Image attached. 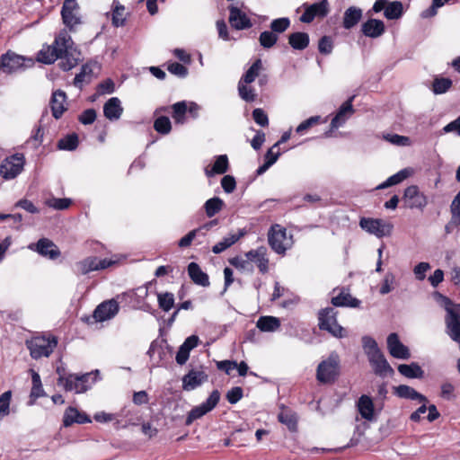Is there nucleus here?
Here are the masks:
<instances>
[{
    "mask_svg": "<svg viewBox=\"0 0 460 460\" xmlns=\"http://www.w3.org/2000/svg\"><path fill=\"white\" fill-rule=\"evenodd\" d=\"M221 186L226 193H232L236 187L235 179L231 175H225L221 180Z\"/></svg>",
    "mask_w": 460,
    "mask_h": 460,
    "instance_id": "nucleus-64",
    "label": "nucleus"
},
{
    "mask_svg": "<svg viewBox=\"0 0 460 460\" xmlns=\"http://www.w3.org/2000/svg\"><path fill=\"white\" fill-rule=\"evenodd\" d=\"M309 35L305 32H294L288 36L289 45L296 50H303L309 45Z\"/></svg>",
    "mask_w": 460,
    "mask_h": 460,
    "instance_id": "nucleus-36",
    "label": "nucleus"
},
{
    "mask_svg": "<svg viewBox=\"0 0 460 460\" xmlns=\"http://www.w3.org/2000/svg\"><path fill=\"white\" fill-rule=\"evenodd\" d=\"M172 118L175 120V122L176 123H183L184 116L188 111L187 102L184 101L178 102L172 106Z\"/></svg>",
    "mask_w": 460,
    "mask_h": 460,
    "instance_id": "nucleus-45",
    "label": "nucleus"
},
{
    "mask_svg": "<svg viewBox=\"0 0 460 460\" xmlns=\"http://www.w3.org/2000/svg\"><path fill=\"white\" fill-rule=\"evenodd\" d=\"M359 226L367 233L382 238L392 234L394 225L381 218L362 217Z\"/></svg>",
    "mask_w": 460,
    "mask_h": 460,
    "instance_id": "nucleus-6",
    "label": "nucleus"
},
{
    "mask_svg": "<svg viewBox=\"0 0 460 460\" xmlns=\"http://www.w3.org/2000/svg\"><path fill=\"white\" fill-rule=\"evenodd\" d=\"M168 71L179 77H185L188 74V69L181 64L173 62L168 65Z\"/></svg>",
    "mask_w": 460,
    "mask_h": 460,
    "instance_id": "nucleus-63",
    "label": "nucleus"
},
{
    "mask_svg": "<svg viewBox=\"0 0 460 460\" xmlns=\"http://www.w3.org/2000/svg\"><path fill=\"white\" fill-rule=\"evenodd\" d=\"M324 331L328 332L333 337L339 339L347 336L345 329L341 325H340L337 321L332 323V325L327 327Z\"/></svg>",
    "mask_w": 460,
    "mask_h": 460,
    "instance_id": "nucleus-60",
    "label": "nucleus"
},
{
    "mask_svg": "<svg viewBox=\"0 0 460 460\" xmlns=\"http://www.w3.org/2000/svg\"><path fill=\"white\" fill-rule=\"evenodd\" d=\"M123 112L121 102L117 97L109 99L103 106V114L110 120H117Z\"/></svg>",
    "mask_w": 460,
    "mask_h": 460,
    "instance_id": "nucleus-27",
    "label": "nucleus"
},
{
    "mask_svg": "<svg viewBox=\"0 0 460 460\" xmlns=\"http://www.w3.org/2000/svg\"><path fill=\"white\" fill-rule=\"evenodd\" d=\"M91 422L90 418L85 414L80 412L76 408L74 407H68L63 417V425L65 427H69L73 423H88Z\"/></svg>",
    "mask_w": 460,
    "mask_h": 460,
    "instance_id": "nucleus-28",
    "label": "nucleus"
},
{
    "mask_svg": "<svg viewBox=\"0 0 460 460\" xmlns=\"http://www.w3.org/2000/svg\"><path fill=\"white\" fill-rule=\"evenodd\" d=\"M244 256L252 264L254 262L260 272L265 274L269 270V259L267 257V249L264 246L247 252Z\"/></svg>",
    "mask_w": 460,
    "mask_h": 460,
    "instance_id": "nucleus-17",
    "label": "nucleus"
},
{
    "mask_svg": "<svg viewBox=\"0 0 460 460\" xmlns=\"http://www.w3.org/2000/svg\"><path fill=\"white\" fill-rule=\"evenodd\" d=\"M119 310V303L112 298L101 303L93 312V317L97 322H104L112 319Z\"/></svg>",
    "mask_w": 460,
    "mask_h": 460,
    "instance_id": "nucleus-14",
    "label": "nucleus"
},
{
    "mask_svg": "<svg viewBox=\"0 0 460 460\" xmlns=\"http://www.w3.org/2000/svg\"><path fill=\"white\" fill-rule=\"evenodd\" d=\"M24 164L25 159L22 154L6 157L0 164V174L6 180L13 179L22 172Z\"/></svg>",
    "mask_w": 460,
    "mask_h": 460,
    "instance_id": "nucleus-8",
    "label": "nucleus"
},
{
    "mask_svg": "<svg viewBox=\"0 0 460 460\" xmlns=\"http://www.w3.org/2000/svg\"><path fill=\"white\" fill-rule=\"evenodd\" d=\"M94 66L96 64L87 63L82 66L80 73L74 78L75 87L82 89L84 84H89L92 81Z\"/></svg>",
    "mask_w": 460,
    "mask_h": 460,
    "instance_id": "nucleus-33",
    "label": "nucleus"
},
{
    "mask_svg": "<svg viewBox=\"0 0 460 460\" xmlns=\"http://www.w3.org/2000/svg\"><path fill=\"white\" fill-rule=\"evenodd\" d=\"M357 407L363 419L369 421L375 419V406L370 396L366 394L361 395L358 401Z\"/></svg>",
    "mask_w": 460,
    "mask_h": 460,
    "instance_id": "nucleus-26",
    "label": "nucleus"
},
{
    "mask_svg": "<svg viewBox=\"0 0 460 460\" xmlns=\"http://www.w3.org/2000/svg\"><path fill=\"white\" fill-rule=\"evenodd\" d=\"M256 326L261 332H275L280 326V321L274 316H261L258 319Z\"/></svg>",
    "mask_w": 460,
    "mask_h": 460,
    "instance_id": "nucleus-39",
    "label": "nucleus"
},
{
    "mask_svg": "<svg viewBox=\"0 0 460 460\" xmlns=\"http://www.w3.org/2000/svg\"><path fill=\"white\" fill-rule=\"evenodd\" d=\"M252 118H253L254 121L261 127H266L269 125L268 116L265 113V111L261 108H257V109L253 110Z\"/></svg>",
    "mask_w": 460,
    "mask_h": 460,
    "instance_id": "nucleus-59",
    "label": "nucleus"
},
{
    "mask_svg": "<svg viewBox=\"0 0 460 460\" xmlns=\"http://www.w3.org/2000/svg\"><path fill=\"white\" fill-rule=\"evenodd\" d=\"M34 64L33 58L18 55L12 50H8L0 57V68L4 74L22 72L32 67Z\"/></svg>",
    "mask_w": 460,
    "mask_h": 460,
    "instance_id": "nucleus-4",
    "label": "nucleus"
},
{
    "mask_svg": "<svg viewBox=\"0 0 460 460\" xmlns=\"http://www.w3.org/2000/svg\"><path fill=\"white\" fill-rule=\"evenodd\" d=\"M220 399V393L217 390H214L206 402L194 407L188 414L186 423L189 425L195 420H198L212 411Z\"/></svg>",
    "mask_w": 460,
    "mask_h": 460,
    "instance_id": "nucleus-10",
    "label": "nucleus"
},
{
    "mask_svg": "<svg viewBox=\"0 0 460 460\" xmlns=\"http://www.w3.org/2000/svg\"><path fill=\"white\" fill-rule=\"evenodd\" d=\"M199 341V339L196 335H191L184 341L175 357L177 364L182 366L188 361L190 350L198 346Z\"/></svg>",
    "mask_w": 460,
    "mask_h": 460,
    "instance_id": "nucleus-23",
    "label": "nucleus"
},
{
    "mask_svg": "<svg viewBox=\"0 0 460 460\" xmlns=\"http://www.w3.org/2000/svg\"><path fill=\"white\" fill-rule=\"evenodd\" d=\"M403 201L405 207L420 209L424 208L428 203L426 196L420 192L418 187L415 185L409 186L405 189Z\"/></svg>",
    "mask_w": 460,
    "mask_h": 460,
    "instance_id": "nucleus-15",
    "label": "nucleus"
},
{
    "mask_svg": "<svg viewBox=\"0 0 460 460\" xmlns=\"http://www.w3.org/2000/svg\"><path fill=\"white\" fill-rule=\"evenodd\" d=\"M376 375L386 376L394 374V369L385 359L384 354L379 351L367 358Z\"/></svg>",
    "mask_w": 460,
    "mask_h": 460,
    "instance_id": "nucleus-19",
    "label": "nucleus"
},
{
    "mask_svg": "<svg viewBox=\"0 0 460 460\" xmlns=\"http://www.w3.org/2000/svg\"><path fill=\"white\" fill-rule=\"evenodd\" d=\"M31 372H32V375H31L32 387H31V397L37 399V398L44 395V390L42 388L40 375L35 371H31Z\"/></svg>",
    "mask_w": 460,
    "mask_h": 460,
    "instance_id": "nucleus-52",
    "label": "nucleus"
},
{
    "mask_svg": "<svg viewBox=\"0 0 460 460\" xmlns=\"http://www.w3.org/2000/svg\"><path fill=\"white\" fill-rule=\"evenodd\" d=\"M452 86V80L449 78H435L432 84V91L436 94H442L447 92Z\"/></svg>",
    "mask_w": 460,
    "mask_h": 460,
    "instance_id": "nucleus-46",
    "label": "nucleus"
},
{
    "mask_svg": "<svg viewBox=\"0 0 460 460\" xmlns=\"http://www.w3.org/2000/svg\"><path fill=\"white\" fill-rule=\"evenodd\" d=\"M71 204L69 199H52L47 201V205L55 209L62 210L67 208Z\"/></svg>",
    "mask_w": 460,
    "mask_h": 460,
    "instance_id": "nucleus-61",
    "label": "nucleus"
},
{
    "mask_svg": "<svg viewBox=\"0 0 460 460\" xmlns=\"http://www.w3.org/2000/svg\"><path fill=\"white\" fill-rule=\"evenodd\" d=\"M61 52V44H58V36L52 45L43 48L38 56V60L44 64H52L59 59Z\"/></svg>",
    "mask_w": 460,
    "mask_h": 460,
    "instance_id": "nucleus-24",
    "label": "nucleus"
},
{
    "mask_svg": "<svg viewBox=\"0 0 460 460\" xmlns=\"http://www.w3.org/2000/svg\"><path fill=\"white\" fill-rule=\"evenodd\" d=\"M58 44H61L59 56L61 69L68 71L77 66L81 53L74 47L72 38L66 31H61L58 35Z\"/></svg>",
    "mask_w": 460,
    "mask_h": 460,
    "instance_id": "nucleus-1",
    "label": "nucleus"
},
{
    "mask_svg": "<svg viewBox=\"0 0 460 460\" xmlns=\"http://www.w3.org/2000/svg\"><path fill=\"white\" fill-rule=\"evenodd\" d=\"M238 93L247 102H254L257 97L255 90L247 84H243V82L238 83Z\"/></svg>",
    "mask_w": 460,
    "mask_h": 460,
    "instance_id": "nucleus-50",
    "label": "nucleus"
},
{
    "mask_svg": "<svg viewBox=\"0 0 460 460\" xmlns=\"http://www.w3.org/2000/svg\"><path fill=\"white\" fill-rule=\"evenodd\" d=\"M332 303L335 306L358 307L360 302L352 297L349 293L342 290L338 296L332 298Z\"/></svg>",
    "mask_w": 460,
    "mask_h": 460,
    "instance_id": "nucleus-37",
    "label": "nucleus"
},
{
    "mask_svg": "<svg viewBox=\"0 0 460 460\" xmlns=\"http://www.w3.org/2000/svg\"><path fill=\"white\" fill-rule=\"evenodd\" d=\"M223 207L224 201L218 197H214L208 199L204 205L206 215L208 217H214L223 208Z\"/></svg>",
    "mask_w": 460,
    "mask_h": 460,
    "instance_id": "nucleus-41",
    "label": "nucleus"
},
{
    "mask_svg": "<svg viewBox=\"0 0 460 460\" xmlns=\"http://www.w3.org/2000/svg\"><path fill=\"white\" fill-rule=\"evenodd\" d=\"M318 320L320 330H325L337 321V312L332 307L322 309L318 314Z\"/></svg>",
    "mask_w": 460,
    "mask_h": 460,
    "instance_id": "nucleus-35",
    "label": "nucleus"
},
{
    "mask_svg": "<svg viewBox=\"0 0 460 460\" xmlns=\"http://www.w3.org/2000/svg\"><path fill=\"white\" fill-rule=\"evenodd\" d=\"M341 360L337 352L330 353L326 359L322 360L316 369V379L321 384H332L340 376Z\"/></svg>",
    "mask_w": 460,
    "mask_h": 460,
    "instance_id": "nucleus-2",
    "label": "nucleus"
},
{
    "mask_svg": "<svg viewBox=\"0 0 460 460\" xmlns=\"http://www.w3.org/2000/svg\"><path fill=\"white\" fill-rule=\"evenodd\" d=\"M305 12L300 17V21L305 23H310L315 17H325L329 13L328 0H321L310 5L304 4Z\"/></svg>",
    "mask_w": 460,
    "mask_h": 460,
    "instance_id": "nucleus-12",
    "label": "nucleus"
},
{
    "mask_svg": "<svg viewBox=\"0 0 460 460\" xmlns=\"http://www.w3.org/2000/svg\"><path fill=\"white\" fill-rule=\"evenodd\" d=\"M290 26V20L287 17L278 18L270 22V28L275 34L286 31Z\"/></svg>",
    "mask_w": 460,
    "mask_h": 460,
    "instance_id": "nucleus-53",
    "label": "nucleus"
},
{
    "mask_svg": "<svg viewBox=\"0 0 460 460\" xmlns=\"http://www.w3.org/2000/svg\"><path fill=\"white\" fill-rule=\"evenodd\" d=\"M387 349L395 358L408 359L411 357L409 349L399 340L397 333L393 332L387 337Z\"/></svg>",
    "mask_w": 460,
    "mask_h": 460,
    "instance_id": "nucleus-16",
    "label": "nucleus"
},
{
    "mask_svg": "<svg viewBox=\"0 0 460 460\" xmlns=\"http://www.w3.org/2000/svg\"><path fill=\"white\" fill-rule=\"evenodd\" d=\"M115 263V261L109 259L99 260L97 257L92 256L78 261L75 265L76 270L83 275H85L93 270H104Z\"/></svg>",
    "mask_w": 460,
    "mask_h": 460,
    "instance_id": "nucleus-11",
    "label": "nucleus"
},
{
    "mask_svg": "<svg viewBox=\"0 0 460 460\" xmlns=\"http://www.w3.org/2000/svg\"><path fill=\"white\" fill-rule=\"evenodd\" d=\"M394 394L402 399L419 401L420 402H428L426 396L406 385H400L394 387Z\"/></svg>",
    "mask_w": 460,
    "mask_h": 460,
    "instance_id": "nucleus-25",
    "label": "nucleus"
},
{
    "mask_svg": "<svg viewBox=\"0 0 460 460\" xmlns=\"http://www.w3.org/2000/svg\"><path fill=\"white\" fill-rule=\"evenodd\" d=\"M398 371L401 375L408 378H421L424 371L417 363L410 365L401 364L398 366Z\"/></svg>",
    "mask_w": 460,
    "mask_h": 460,
    "instance_id": "nucleus-38",
    "label": "nucleus"
},
{
    "mask_svg": "<svg viewBox=\"0 0 460 460\" xmlns=\"http://www.w3.org/2000/svg\"><path fill=\"white\" fill-rule=\"evenodd\" d=\"M278 418L279 420L281 423L287 425L290 430L296 429L297 424V418L296 414L291 411L283 408L282 411L279 412Z\"/></svg>",
    "mask_w": 460,
    "mask_h": 460,
    "instance_id": "nucleus-42",
    "label": "nucleus"
},
{
    "mask_svg": "<svg viewBox=\"0 0 460 460\" xmlns=\"http://www.w3.org/2000/svg\"><path fill=\"white\" fill-rule=\"evenodd\" d=\"M78 146V137L75 134L68 135L61 138L58 143V147L61 150H75Z\"/></svg>",
    "mask_w": 460,
    "mask_h": 460,
    "instance_id": "nucleus-51",
    "label": "nucleus"
},
{
    "mask_svg": "<svg viewBox=\"0 0 460 460\" xmlns=\"http://www.w3.org/2000/svg\"><path fill=\"white\" fill-rule=\"evenodd\" d=\"M229 168L228 157L226 155H221L216 157V161L211 169L206 168L205 173L208 177H212L215 174H223L227 172Z\"/></svg>",
    "mask_w": 460,
    "mask_h": 460,
    "instance_id": "nucleus-34",
    "label": "nucleus"
},
{
    "mask_svg": "<svg viewBox=\"0 0 460 460\" xmlns=\"http://www.w3.org/2000/svg\"><path fill=\"white\" fill-rule=\"evenodd\" d=\"M57 345L58 339L53 335H39L26 341V347L30 350L31 357L34 359L49 357Z\"/></svg>",
    "mask_w": 460,
    "mask_h": 460,
    "instance_id": "nucleus-3",
    "label": "nucleus"
},
{
    "mask_svg": "<svg viewBox=\"0 0 460 460\" xmlns=\"http://www.w3.org/2000/svg\"><path fill=\"white\" fill-rule=\"evenodd\" d=\"M246 232L243 229L239 230L238 234H231L223 238L222 241L217 243L212 247V252L216 254L221 253L227 248L234 244L240 238H242Z\"/></svg>",
    "mask_w": 460,
    "mask_h": 460,
    "instance_id": "nucleus-32",
    "label": "nucleus"
},
{
    "mask_svg": "<svg viewBox=\"0 0 460 460\" xmlns=\"http://www.w3.org/2000/svg\"><path fill=\"white\" fill-rule=\"evenodd\" d=\"M261 69V60H255L253 64L249 67V69L245 72V74L243 75L239 82H243V84H252V82L255 81L256 77L259 75Z\"/></svg>",
    "mask_w": 460,
    "mask_h": 460,
    "instance_id": "nucleus-40",
    "label": "nucleus"
},
{
    "mask_svg": "<svg viewBox=\"0 0 460 460\" xmlns=\"http://www.w3.org/2000/svg\"><path fill=\"white\" fill-rule=\"evenodd\" d=\"M268 241L271 249L279 254H284L292 245L291 237L287 236L286 228L279 225L271 226L268 234Z\"/></svg>",
    "mask_w": 460,
    "mask_h": 460,
    "instance_id": "nucleus-7",
    "label": "nucleus"
},
{
    "mask_svg": "<svg viewBox=\"0 0 460 460\" xmlns=\"http://www.w3.org/2000/svg\"><path fill=\"white\" fill-rule=\"evenodd\" d=\"M188 273L191 280L199 286H209V279L207 273L203 272L200 267L196 262H190L188 265Z\"/></svg>",
    "mask_w": 460,
    "mask_h": 460,
    "instance_id": "nucleus-30",
    "label": "nucleus"
},
{
    "mask_svg": "<svg viewBox=\"0 0 460 460\" xmlns=\"http://www.w3.org/2000/svg\"><path fill=\"white\" fill-rule=\"evenodd\" d=\"M154 128L161 134L166 135L172 129V124L168 117L161 116L154 122Z\"/></svg>",
    "mask_w": 460,
    "mask_h": 460,
    "instance_id": "nucleus-54",
    "label": "nucleus"
},
{
    "mask_svg": "<svg viewBox=\"0 0 460 460\" xmlns=\"http://www.w3.org/2000/svg\"><path fill=\"white\" fill-rule=\"evenodd\" d=\"M409 176V172L406 169L401 170L397 173L390 176L385 181L381 183L377 189H385L393 185L399 184Z\"/></svg>",
    "mask_w": 460,
    "mask_h": 460,
    "instance_id": "nucleus-44",
    "label": "nucleus"
},
{
    "mask_svg": "<svg viewBox=\"0 0 460 460\" xmlns=\"http://www.w3.org/2000/svg\"><path fill=\"white\" fill-rule=\"evenodd\" d=\"M50 108L55 119H59L66 111V94L62 90H57L52 93L50 100Z\"/></svg>",
    "mask_w": 460,
    "mask_h": 460,
    "instance_id": "nucleus-22",
    "label": "nucleus"
},
{
    "mask_svg": "<svg viewBox=\"0 0 460 460\" xmlns=\"http://www.w3.org/2000/svg\"><path fill=\"white\" fill-rule=\"evenodd\" d=\"M363 34L369 38H378L385 32V24L381 20L369 19L362 24Z\"/></svg>",
    "mask_w": 460,
    "mask_h": 460,
    "instance_id": "nucleus-29",
    "label": "nucleus"
},
{
    "mask_svg": "<svg viewBox=\"0 0 460 460\" xmlns=\"http://www.w3.org/2000/svg\"><path fill=\"white\" fill-rule=\"evenodd\" d=\"M226 400L229 403L234 404L243 397V389L239 386L233 387L226 394Z\"/></svg>",
    "mask_w": 460,
    "mask_h": 460,
    "instance_id": "nucleus-62",
    "label": "nucleus"
},
{
    "mask_svg": "<svg viewBox=\"0 0 460 460\" xmlns=\"http://www.w3.org/2000/svg\"><path fill=\"white\" fill-rule=\"evenodd\" d=\"M385 138L395 146H407L411 144V140L408 137L400 136L397 134L387 135L385 137Z\"/></svg>",
    "mask_w": 460,
    "mask_h": 460,
    "instance_id": "nucleus-58",
    "label": "nucleus"
},
{
    "mask_svg": "<svg viewBox=\"0 0 460 460\" xmlns=\"http://www.w3.org/2000/svg\"><path fill=\"white\" fill-rule=\"evenodd\" d=\"M12 391H6L0 396V419L9 415Z\"/></svg>",
    "mask_w": 460,
    "mask_h": 460,
    "instance_id": "nucleus-55",
    "label": "nucleus"
},
{
    "mask_svg": "<svg viewBox=\"0 0 460 460\" xmlns=\"http://www.w3.org/2000/svg\"><path fill=\"white\" fill-rule=\"evenodd\" d=\"M353 99L354 96L350 97L340 107L336 115L331 121V127L332 128H338L342 126L346 120L354 113V109L352 106Z\"/></svg>",
    "mask_w": 460,
    "mask_h": 460,
    "instance_id": "nucleus-21",
    "label": "nucleus"
},
{
    "mask_svg": "<svg viewBox=\"0 0 460 460\" xmlns=\"http://www.w3.org/2000/svg\"><path fill=\"white\" fill-rule=\"evenodd\" d=\"M229 263L236 268L237 270L252 273L253 271V266L245 257L236 256L229 260Z\"/></svg>",
    "mask_w": 460,
    "mask_h": 460,
    "instance_id": "nucleus-49",
    "label": "nucleus"
},
{
    "mask_svg": "<svg viewBox=\"0 0 460 460\" xmlns=\"http://www.w3.org/2000/svg\"><path fill=\"white\" fill-rule=\"evenodd\" d=\"M208 377V375L202 369H191L182 377V388L185 391L194 390L206 382Z\"/></svg>",
    "mask_w": 460,
    "mask_h": 460,
    "instance_id": "nucleus-18",
    "label": "nucleus"
},
{
    "mask_svg": "<svg viewBox=\"0 0 460 460\" xmlns=\"http://www.w3.org/2000/svg\"><path fill=\"white\" fill-rule=\"evenodd\" d=\"M278 39V35L271 31H265L260 34L259 42L264 49H270L277 43Z\"/></svg>",
    "mask_w": 460,
    "mask_h": 460,
    "instance_id": "nucleus-48",
    "label": "nucleus"
},
{
    "mask_svg": "<svg viewBox=\"0 0 460 460\" xmlns=\"http://www.w3.org/2000/svg\"><path fill=\"white\" fill-rule=\"evenodd\" d=\"M452 220L455 224L460 225V191L455 197L451 204Z\"/></svg>",
    "mask_w": 460,
    "mask_h": 460,
    "instance_id": "nucleus-57",
    "label": "nucleus"
},
{
    "mask_svg": "<svg viewBox=\"0 0 460 460\" xmlns=\"http://www.w3.org/2000/svg\"><path fill=\"white\" fill-rule=\"evenodd\" d=\"M61 17L64 24L73 31L75 26L82 23L80 7L77 0H65L61 9Z\"/></svg>",
    "mask_w": 460,
    "mask_h": 460,
    "instance_id": "nucleus-9",
    "label": "nucleus"
},
{
    "mask_svg": "<svg viewBox=\"0 0 460 460\" xmlns=\"http://www.w3.org/2000/svg\"><path fill=\"white\" fill-rule=\"evenodd\" d=\"M402 4L399 1H394L387 4L385 9V16L389 20H395L402 14Z\"/></svg>",
    "mask_w": 460,
    "mask_h": 460,
    "instance_id": "nucleus-43",
    "label": "nucleus"
},
{
    "mask_svg": "<svg viewBox=\"0 0 460 460\" xmlns=\"http://www.w3.org/2000/svg\"><path fill=\"white\" fill-rule=\"evenodd\" d=\"M157 299L159 307L164 312L170 311L174 305V296L172 293H159Z\"/></svg>",
    "mask_w": 460,
    "mask_h": 460,
    "instance_id": "nucleus-47",
    "label": "nucleus"
},
{
    "mask_svg": "<svg viewBox=\"0 0 460 460\" xmlns=\"http://www.w3.org/2000/svg\"><path fill=\"white\" fill-rule=\"evenodd\" d=\"M28 248L50 260H56L60 256L58 247L48 238H40L37 243L29 244Z\"/></svg>",
    "mask_w": 460,
    "mask_h": 460,
    "instance_id": "nucleus-13",
    "label": "nucleus"
},
{
    "mask_svg": "<svg viewBox=\"0 0 460 460\" xmlns=\"http://www.w3.org/2000/svg\"><path fill=\"white\" fill-rule=\"evenodd\" d=\"M362 346L367 358L373 354H376V352L381 351L377 346L376 341L369 336L362 337Z\"/></svg>",
    "mask_w": 460,
    "mask_h": 460,
    "instance_id": "nucleus-56",
    "label": "nucleus"
},
{
    "mask_svg": "<svg viewBox=\"0 0 460 460\" xmlns=\"http://www.w3.org/2000/svg\"><path fill=\"white\" fill-rule=\"evenodd\" d=\"M361 18L362 10L356 6H350L344 12L342 25L345 29L349 30L356 26Z\"/></svg>",
    "mask_w": 460,
    "mask_h": 460,
    "instance_id": "nucleus-31",
    "label": "nucleus"
},
{
    "mask_svg": "<svg viewBox=\"0 0 460 460\" xmlns=\"http://www.w3.org/2000/svg\"><path fill=\"white\" fill-rule=\"evenodd\" d=\"M229 13V23L234 29L241 31L249 29L252 26L250 18L238 7L230 6Z\"/></svg>",
    "mask_w": 460,
    "mask_h": 460,
    "instance_id": "nucleus-20",
    "label": "nucleus"
},
{
    "mask_svg": "<svg viewBox=\"0 0 460 460\" xmlns=\"http://www.w3.org/2000/svg\"><path fill=\"white\" fill-rule=\"evenodd\" d=\"M58 374V385L63 386L66 391H75L76 394L86 392L90 386L88 380L90 374H84L80 376L75 375L66 376L64 370L59 367L57 369Z\"/></svg>",
    "mask_w": 460,
    "mask_h": 460,
    "instance_id": "nucleus-5",
    "label": "nucleus"
}]
</instances>
